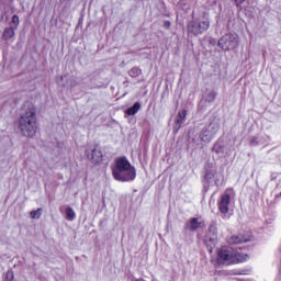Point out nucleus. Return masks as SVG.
Returning a JSON list of instances; mask_svg holds the SVG:
<instances>
[{"label": "nucleus", "instance_id": "nucleus-1", "mask_svg": "<svg viewBox=\"0 0 281 281\" xmlns=\"http://www.w3.org/2000/svg\"><path fill=\"white\" fill-rule=\"evenodd\" d=\"M19 130L24 137H34V135H36V131H38V121L36 119V108L34 104L26 102L21 108Z\"/></svg>", "mask_w": 281, "mask_h": 281}, {"label": "nucleus", "instance_id": "nucleus-2", "mask_svg": "<svg viewBox=\"0 0 281 281\" xmlns=\"http://www.w3.org/2000/svg\"><path fill=\"white\" fill-rule=\"evenodd\" d=\"M111 169L112 177L115 181L128 183L137 179V169H135V166H132L131 161L125 156L115 158L114 165Z\"/></svg>", "mask_w": 281, "mask_h": 281}, {"label": "nucleus", "instance_id": "nucleus-3", "mask_svg": "<svg viewBox=\"0 0 281 281\" xmlns=\"http://www.w3.org/2000/svg\"><path fill=\"white\" fill-rule=\"evenodd\" d=\"M249 260V255L234 248H220L215 265L217 267H232V265H243Z\"/></svg>", "mask_w": 281, "mask_h": 281}, {"label": "nucleus", "instance_id": "nucleus-4", "mask_svg": "<svg viewBox=\"0 0 281 281\" xmlns=\"http://www.w3.org/2000/svg\"><path fill=\"white\" fill-rule=\"evenodd\" d=\"M210 12L204 11L199 18L192 16L191 21L187 24L188 36H201L210 30Z\"/></svg>", "mask_w": 281, "mask_h": 281}, {"label": "nucleus", "instance_id": "nucleus-5", "mask_svg": "<svg viewBox=\"0 0 281 281\" xmlns=\"http://www.w3.org/2000/svg\"><path fill=\"white\" fill-rule=\"evenodd\" d=\"M240 45V38L237 34L226 33L220 37L217 42V47L223 52H232Z\"/></svg>", "mask_w": 281, "mask_h": 281}, {"label": "nucleus", "instance_id": "nucleus-6", "mask_svg": "<svg viewBox=\"0 0 281 281\" xmlns=\"http://www.w3.org/2000/svg\"><path fill=\"white\" fill-rule=\"evenodd\" d=\"M232 189H226V191L221 195L220 201L217 202V207L221 214H228L229 213V204L232 203V195L229 192Z\"/></svg>", "mask_w": 281, "mask_h": 281}, {"label": "nucleus", "instance_id": "nucleus-7", "mask_svg": "<svg viewBox=\"0 0 281 281\" xmlns=\"http://www.w3.org/2000/svg\"><path fill=\"white\" fill-rule=\"evenodd\" d=\"M205 227L204 221H199V217H192L184 224L186 232H196V229H203Z\"/></svg>", "mask_w": 281, "mask_h": 281}, {"label": "nucleus", "instance_id": "nucleus-8", "mask_svg": "<svg viewBox=\"0 0 281 281\" xmlns=\"http://www.w3.org/2000/svg\"><path fill=\"white\" fill-rule=\"evenodd\" d=\"M252 236L251 235H247V234H238V235H233L229 238V244L231 245H243V243H250V240H252Z\"/></svg>", "mask_w": 281, "mask_h": 281}, {"label": "nucleus", "instance_id": "nucleus-9", "mask_svg": "<svg viewBox=\"0 0 281 281\" xmlns=\"http://www.w3.org/2000/svg\"><path fill=\"white\" fill-rule=\"evenodd\" d=\"M86 157L92 162V164H100L102 161V150L98 148H93L91 153L89 150H86Z\"/></svg>", "mask_w": 281, "mask_h": 281}, {"label": "nucleus", "instance_id": "nucleus-10", "mask_svg": "<svg viewBox=\"0 0 281 281\" xmlns=\"http://www.w3.org/2000/svg\"><path fill=\"white\" fill-rule=\"evenodd\" d=\"M188 116L187 110H181L178 112L176 120H175V132L179 133L181 126H183V122H186V117Z\"/></svg>", "mask_w": 281, "mask_h": 281}, {"label": "nucleus", "instance_id": "nucleus-11", "mask_svg": "<svg viewBox=\"0 0 281 281\" xmlns=\"http://www.w3.org/2000/svg\"><path fill=\"white\" fill-rule=\"evenodd\" d=\"M204 243H205L206 247L216 246V243H218V235L217 234H213V235L207 234L205 236Z\"/></svg>", "mask_w": 281, "mask_h": 281}, {"label": "nucleus", "instance_id": "nucleus-12", "mask_svg": "<svg viewBox=\"0 0 281 281\" xmlns=\"http://www.w3.org/2000/svg\"><path fill=\"white\" fill-rule=\"evenodd\" d=\"M14 32H16V29H12L11 26H8L2 32V41H10L11 38H14Z\"/></svg>", "mask_w": 281, "mask_h": 281}, {"label": "nucleus", "instance_id": "nucleus-13", "mask_svg": "<svg viewBox=\"0 0 281 281\" xmlns=\"http://www.w3.org/2000/svg\"><path fill=\"white\" fill-rule=\"evenodd\" d=\"M139 109H142V103L135 102L133 106L125 110V115H137Z\"/></svg>", "mask_w": 281, "mask_h": 281}, {"label": "nucleus", "instance_id": "nucleus-14", "mask_svg": "<svg viewBox=\"0 0 281 281\" xmlns=\"http://www.w3.org/2000/svg\"><path fill=\"white\" fill-rule=\"evenodd\" d=\"M30 216L33 221H36L38 218H41V216H43V209L42 207H38L37 210L35 211H31L30 212Z\"/></svg>", "mask_w": 281, "mask_h": 281}, {"label": "nucleus", "instance_id": "nucleus-15", "mask_svg": "<svg viewBox=\"0 0 281 281\" xmlns=\"http://www.w3.org/2000/svg\"><path fill=\"white\" fill-rule=\"evenodd\" d=\"M76 218V212L71 206L66 207V221H74Z\"/></svg>", "mask_w": 281, "mask_h": 281}, {"label": "nucleus", "instance_id": "nucleus-16", "mask_svg": "<svg viewBox=\"0 0 281 281\" xmlns=\"http://www.w3.org/2000/svg\"><path fill=\"white\" fill-rule=\"evenodd\" d=\"M200 139L202 142H211L212 138L210 137V130L205 128L200 134Z\"/></svg>", "mask_w": 281, "mask_h": 281}, {"label": "nucleus", "instance_id": "nucleus-17", "mask_svg": "<svg viewBox=\"0 0 281 281\" xmlns=\"http://www.w3.org/2000/svg\"><path fill=\"white\" fill-rule=\"evenodd\" d=\"M214 177H215L214 170H206L204 175V183H211Z\"/></svg>", "mask_w": 281, "mask_h": 281}, {"label": "nucleus", "instance_id": "nucleus-18", "mask_svg": "<svg viewBox=\"0 0 281 281\" xmlns=\"http://www.w3.org/2000/svg\"><path fill=\"white\" fill-rule=\"evenodd\" d=\"M19 24H20L19 15L14 14L11 19L9 27H12L13 30H19Z\"/></svg>", "mask_w": 281, "mask_h": 281}, {"label": "nucleus", "instance_id": "nucleus-19", "mask_svg": "<svg viewBox=\"0 0 281 281\" xmlns=\"http://www.w3.org/2000/svg\"><path fill=\"white\" fill-rule=\"evenodd\" d=\"M128 76L131 78H139L142 76V69L134 67L128 71Z\"/></svg>", "mask_w": 281, "mask_h": 281}, {"label": "nucleus", "instance_id": "nucleus-20", "mask_svg": "<svg viewBox=\"0 0 281 281\" xmlns=\"http://www.w3.org/2000/svg\"><path fill=\"white\" fill-rule=\"evenodd\" d=\"M217 232H218V227L216 226V222L211 223L209 226V234L217 235Z\"/></svg>", "mask_w": 281, "mask_h": 281}, {"label": "nucleus", "instance_id": "nucleus-21", "mask_svg": "<svg viewBox=\"0 0 281 281\" xmlns=\"http://www.w3.org/2000/svg\"><path fill=\"white\" fill-rule=\"evenodd\" d=\"M231 276H247V270H240V269L232 270Z\"/></svg>", "mask_w": 281, "mask_h": 281}, {"label": "nucleus", "instance_id": "nucleus-22", "mask_svg": "<svg viewBox=\"0 0 281 281\" xmlns=\"http://www.w3.org/2000/svg\"><path fill=\"white\" fill-rule=\"evenodd\" d=\"M206 100L209 102H214L216 100V92L215 91L209 92L207 95H206Z\"/></svg>", "mask_w": 281, "mask_h": 281}, {"label": "nucleus", "instance_id": "nucleus-23", "mask_svg": "<svg viewBox=\"0 0 281 281\" xmlns=\"http://www.w3.org/2000/svg\"><path fill=\"white\" fill-rule=\"evenodd\" d=\"M221 150H223V147H221L220 145L215 144L212 148L213 153H216V155H218L221 153Z\"/></svg>", "mask_w": 281, "mask_h": 281}, {"label": "nucleus", "instance_id": "nucleus-24", "mask_svg": "<svg viewBox=\"0 0 281 281\" xmlns=\"http://www.w3.org/2000/svg\"><path fill=\"white\" fill-rule=\"evenodd\" d=\"M245 3V0H235L236 8H240Z\"/></svg>", "mask_w": 281, "mask_h": 281}, {"label": "nucleus", "instance_id": "nucleus-25", "mask_svg": "<svg viewBox=\"0 0 281 281\" xmlns=\"http://www.w3.org/2000/svg\"><path fill=\"white\" fill-rule=\"evenodd\" d=\"M172 24L170 23V21H165V23H164V27H165V30H170V26H171Z\"/></svg>", "mask_w": 281, "mask_h": 281}, {"label": "nucleus", "instance_id": "nucleus-26", "mask_svg": "<svg viewBox=\"0 0 281 281\" xmlns=\"http://www.w3.org/2000/svg\"><path fill=\"white\" fill-rule=\"evenodd\" d=\"M7 280H10V281H12V280H14V273H8L7 274Z\"/></svg>", "mask_w": 281, "mask_h": 281}, {"label": "nucleus", "instance_id": "nucleus-27", "mask_svg": "<svg viewBox=\"0 0 281 281\" xmlns=\"http://www.w3.org/2000/svg\"><path fill=\"white\" fill-rule=\"evenodd\" d=\"M210 254H212V248L210 249Z\"/></svg>", "mask_w": 281, "mask_h": 281}]
</instances>
